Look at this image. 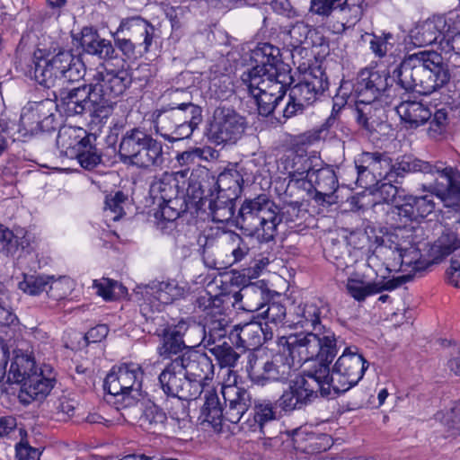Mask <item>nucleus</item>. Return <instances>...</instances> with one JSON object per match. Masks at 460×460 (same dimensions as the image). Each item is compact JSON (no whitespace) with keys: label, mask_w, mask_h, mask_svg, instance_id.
Here are the masks:
<instances>
[{"label":"nucleus","mask_w":460,"mask_h":460,"mask_svg":"<svg viewBox=\"0 0 460 460\" xmlns=\"http://www.w3.org/2000/svg\"><path fill=\"white\" fill-rule=\"evenodd\" d=\"M450 77L447 64L434 50L405 56L393 77L385 71L365 68L358 73L354 85L356 120L367 131H373L381 122L379 98L385 97L387 102L398 97L401 91L428 95L446 85Z\"/></svg>","instance_id":"obj_1"},{"label":"nucleus","mask_w":460,"mask_h":460,"mask_svg":"<svg viewBox=\"0 0 460 460\" xmlns=\"http://www.w3.org/2000/svg\"><path fill=\"white\" fill-rule=\"evenodd\" d=\"M301 208L297 202L279 207L265 195L246 199L238 211L236 226L247 236L256 238L260 243L274 239L278 226L285 224L289 227L301 219Z\"/></svg>","instance_id":"obj_2"},{"label":"nucleus","mask_w":460,"mask_h":460,"mask_svg":"<svg viewBox=\"0 0 460 460\" xmlns=\"http://www.w3.org/2000/svg\"><path fill=\"white\" fill-rule=\"evenodd\" d=\"M328 311V305L322 300L299 305L296 312V320L294 323L305 329V332L282 336L283 341L288 342L293 349H300L305 355L310 352L314 354L322 343H323V347L331 348L332 341L338 338L331 328L326 327L321 322Z\"/></svg>","instance_id":"obj_3"},{"label":"nucleus","mask_w":460,"mask_h":460,"mask_svg":"<svg viewBox=\"0 0 460 460\" xmlns=\"http://www.w3.org/2000/svg\"><path fill=\"white\" fill-rule=\"evenodd\" d=\"M120 161L139 169L161 168L165 163L164 144L141 128L128 129L119 145Z\"/></svg>","instance_id":"obj_4"},{"label":"nucleus","mask_w":460,"mask_h":460,"mask_svg":"<svg viewBox=\"0 0 460 460\" xmlns=\"http://www.w3.org/2000/svg\"><path fill=\"white\" fill-rule=\"evenodd\" d=\"M144 371L133 362L113 367L107 375L103 388L111 396L110 402L117 404V409L137 405L143 398L142 382Z\"/></svg>","instance_id":"obj_5"},{"label":"nucleus","mask_w":460,"mask_h":460,"mask_svg":"<svg viewBox=\"0 0 460 460\" xmlns=\"http://www.w3.org/2000/svg\"><path fill=\"white\" fill-rule=\"evenodd\" d=\"M341 348L339 340H334L331 343V348L323 347V343L320 344L316 351L307 355L302 354L299 349H295L296 359L298 361V367L302 363L311 362L310 367L305 369L302 376L297 378L305 384H308V389L312 390V394L317 398L318 393L323 397L332 396L334 394L332 392V382H331L332 368L330 364L337 355ZM307 388V386H305Z\"/></svg>","instance_id":"obj_6"},{"label":"nucleus","mask_w":460,"mask_h":460,"mask_svg":"<svg viewBox=\"0 0 460 460\" xmlns=\"http://www.w3.org/2000/svg\"><path fill=\"white\" fill-rule=\"evenodd\" d=\"M282 350L270 358H262L252 355L247 367L252 382L258 385H266L271 382L287 383L298 368L296 351L283 337L279 340Z\"/></svg>","instance_id":"obj_7"},{"label":"nucleus","mask_w":460,"mask_h":460,"mask_svg":"<svg viewBox=\"0 0 460 460\" xmlns=\"http://www.w3.org/2000/svg\"><path fill=\"white\" fill-rule=\"evenodd\" d=\"M85 66L79 57L68 50L59 51L50 58H41L34 67L35 80L44 87L63 89L67 83L84 76Z\"/></svg>","instance_id":"obj_8"},{"label":"nucleus","mask_w":460,"mask_h":460,"mask_svg":"<svg viewBox=\"0 0 460 460\" xmlns=\"http://www.w3.org/2000/svg\"><path fill=\"white\" fill-rule=\"evenodd\" d=\"M432 166L434 171L431 174L438 173L447 181V183H441L436 179L429 185H422V190L428 192L427 194L406 198L408 203L413 208L416 221L419 217L424 218L434 211V196L445 200L447 197L460 193V172L457 169L450 166L445 168L438 165Z\"/></svg>","instance_id":"obj_9"},{"label":"nucleus","mask_w":460,"mask_h":460,"mask_svg":"<svg viewBox=\"0 0 460 460\" xmlns=\"http://www.w3.org/2000/svg\"><path fill=\"white\" fill-rule=\"evenodd\" d=\"M115 46L127 58L150 50L153 41L157 38L156 29L146 20L135 16L123 20L117 31L112 33Z\"/></svg>","instance_id":"obj_10"},{"label":"nucleus","mask_w":460,"mask_h":460,"mask_svg":"<svg viewBox=\"0 0 460 460\" xmlns=\"http://www.w3.org/2000/svg\"><path fill=\"white\" fill-rule=\"evenodd\" d=\"M130 73L124 68H111L106 65L99 66L90 81V84L98 97L102 108V118H107L111 112V99L121 95L130 86Z\"/></svg>","instance_id":"obj_11"},{"label":"nucleus","mask_w":460,"mask_h":460,"mask_svg":"<svg viewBox=\"0 0 460 460\" xmlns=\"http://www.w3.org/2000/svg\"><path fill=\"white\" fill-rule=\"evenodd\" d=\"M185 288L175 279L152 281L148 285L137 286L134 289L135 299L139 303L140 312L146 320H155L153 314L160 312L169 305L184 296Z\"/></svg>","instance_id":"obj_12"},{"label":"nucleus","mask_w":460,"mask_h":460,"mask_svg":"<svg viewBox=\"0 0 460 460\" xmlns=\"http://www.w3.org/2000/svg\"><path fill=\"white\" fill-rule=\"evenodd\" d=\"M368 362L357 347H346L332 367L333 394L344 393L355 386L364 376Z\"/></svg>","instance_id":"obj_13"},{"label":"nucleus","mask_w":460,"mask_h":460,"mask_svg":"<svg viewBox=\"0 0 460 460\" xmlns=\"http://www.w3.org/2000/svg\"><path fill=\"white\" fill-rule=\"evenodd\" d=\"M374 168V185L382 181H397L398 178L404 177L409 172L432 173L434 168L431 164L420 160L411 155H403L392 163L386 153L376 152Z\"/></svg>","instance_id":"obj_14"},{"label":"nucleus","mask_w":460,"mask_h":460,"mask_svg":"<svg viewBox=\"0 0 460 460\" xmlns=\"http://www.w3.org/2000/svg\"><path fill=\"white\" fill-rule=\"evenodd\" d=\"M292 82L290 70L287 66L274 67L268 69L255 66L241 75V86L249 95L256 94L260 89L265 92L274 93L287 88Z\"/></svg>","instance_id":"obj_15"},{"label":"nucleus","mask_w":460,"mask_h":460,"mask_svg":"<svg viewBox=\"0 0 460 460\" xmlns=\"http://www.w3.org/2000/svg\"><path fill=\"white\" fill-rule=\"evenodd\" d=\"M328 81L320 75L309 74L304 76L303 80L290 89L289 101L282 110L283 116L287 119L298 113L313 104L318 96L328 89Z\"/></svg>","instance_id":"obj_16"},{"label":"nucleus","mask_w":460,"mask_h":460,"mask_svg":"<svg viewBox=\"0 0 460 460\" xmlns=\"http://www.w3.org/2000/svg\"><path fill=\"white\" fill-rule=\"evenodd\" d=\"M59 98L56 102L57 111L64 112L66 116L81 115L90 112L96 118L102 119V108L99 107L98 97L90 83L70 90H59Z\"/></svg>","instance_id":"obj_17"},{"label":"nucleus","mask_w":460,"mask_h":460,"mask_svg":"<svg viewBox=\"0 0 460 460\" xmlns=\"http://www.w3.org/2000/svg\"><path fill=\"white\" fill-rule=\"evenodd\" d=\"M56 111L57 105L53 100L44 99L40 102H29L22 109L21 127L26 134L31 135L55 130L58 127Z\"/></svg>","instance_id":"obj_18"},{"label":"nucleus","mask_w":460,"mask_h":460,"mask_svg":"<svg viewBox=\"0 0 460 460\" xmlns=\"http://www.w3.org/2000/svg\"><path fill=\"white\" fill-rule=\"evenodd\" d=\"M245 124V119L234 110L218 108L214 113L209 138L217 145L234 144L243 136Z\"/></svg>","instance_id":"obj_19"},{"label":"nucleus","mask_w":460,"mask_h":460,"mask_svg":"<svg viewBox=\"0 0 460 460\" xmlns=\"http://www.w3.org/2000/svg\"><path fill=\"white\" fill-rule=\"evenodd\" d=\"M445 22L438 19V15H433L425 21L416 23L412 27L406 39L407 47L424 48L430 45H438L441 49L445 35L442 34V27Z\"/></svg>","instance_id":"obj_20"},{"label":"nucleus","mask_w":460,"mask_h":460,"mask_svg":"<svg viewBox=\"0 0 460 460\" xmlns=\"http://www.w3.org/2000/svg\"><path fill=\"white\" fill-rule=\"evenodd\" d=\"M190 334L197 335V341H200L199 344L209 350V348L221 344L226 341V336L229 327L226 316L221 313L215 314L208 319L205 324L190 322Z\"/></svg>","instance_id":"obj_21"},{"label":"nucleus","mask_w":460,"mask_h":460,"mask_svg":"<svg viewBox=\"0 0 460 460\" xmlns=\"http://www.w3.org/2000/svg\"><path fill=\"white\" fill-rule=\"evenodd\" d=\"M284 169L288 174L289 182L305 186L309 174L315 167L321 165L322 161L316 155H309L304 150L292 152L282 159Z\"/></svg>","instance_id":"obj_22"},{"label":"nucleus","mask_w":460,"mask_h":460,"mask_svg":"<svg viewBox=\"0 0 460 460\" xmlns=\"http://www.w3.org/2000/svg\"><path fill=\"white\" fill-rule=\"evenodd\" d=\"M174 359L184 372V377H193L203 383L213 377L214 365L205 353L188 349Z\"/></svg>","instance_id":"obj_23"},{"label":"nucleus","mask_w":460,"mask_h":460,"mask_svg":"<svg viewBox=\"0 0 460 460\" xmlns=\"http://www.w3.org/2000/svg\"><path fill=\"white\" fill-rule=\"evenodd\" d=\"M157 335L161 336V344L157 348V352L164 358H169L189 348L183 338L186 335H191L190 322L181 320L176 325L163 329L161 333L157 332Z\"/></svg>","instance_id":"obj_24"},{"label":"nucleus","mask_w":460,"mask_h":460,"mask_svg":"<svg viewBox=\"0 0 460 460\" xmlns=\"http://www.w3.org/2000/svg\"><path fill=\"white\" fill-rule=\"evenodd\" d=\"M268 339V333L264 332L262 325L258 322H249L237 324L229 332V340L242 351L253 350L260 348Z\"/></svg>","instance_id":"obj_25"},{"label":"nucleus","mask_w":460,"mask_h":460,"mask_svg":"<svg viewBox=\"0 0 460 460\" xmlns=\"http://www.w3.org/2000/svg\"><path fill=\"white\" fill-rule=\"evenodd\" d=\"M222 394L226 402V420L234 424L239 423L252 404L250 394L236 385L224 386Z\"/></svg>","instance_id":"obj_26"},{"label":"nucleus","mask_w":460,"mask_h":460,"mask_svg":"<svg viewBox=\"0 0 460 460\" xmlns=\"http://www.w3.org/2000/svg\"><path fill=\"white\" fill-rule=\"evenodd\" d=\"M231 298L233 305H238L239 309L261 313L269 302V291L257 283H251L234 292Z\"/></svg>","instance_id":"obj_27"},{"label":"nucleus","mask_w":460,"mask_h":460,"mask_svg":"<svg viewBox=\"0 0 460 460\" xmlns=\"http://www.w3.org/2000/svg\"><path fill=\"white\" fill-rule=\"evenodd\" d=\"M308 384L302 383L297 377L291 381L288 387L277 401V405L284 411L299 410L311 403L316 397Z\"/></svg>","instance_id":"obj_28"},{"label":"nucleus","mask_w":460,"mask_h":460,"mask_svg":"<svg viewBox=\"0 0 460 460\" xmlns=\"http://www.w3.org/2000/svg\"><path fill=\"white\" fill-rule=\"evenodd\" d=\"M404 282L403 277L395 278L378 282H365L361 279L349 278L346 288L348 293L356 300L363 301L367 296L382 292L383 290H394Z\"/></svg>","instance_id":"obj_29"},{"label":"nucleus","mask_w":460,"mask_h":460,"mask_svg":"<svg viewBox=\"0 0 460 460\" xmlns=\"http://www.w3.org/2000/svg\"><path fill=\"white\" fill-rule=\"evenodd\" d=\"M86 139H96L95 136L89 135L78 127L63 126L57 136V146L60 153L68 158L74 159L78 150L85 144Z\"/></svg>","instance_id":"obj_30"},{"label":"nucleus","mask_w":460,"mask_h":460,"mask_svg":"<svg viewBox=\"0 0 460 460\" xmlns=\"http://www.w3.org/2000/svg\"><path fill=\"white\" fill-rule=\"evenodd\" d=\"M396 111L409 128H417L429 121L432 116V111L428 106L416 101H402L396 106Z\"/></svg>","instance_id":"obj_31"},{"label":"nucleus","mask_w":460,"mask_h":460,"mask_svg":"<svg viewBox=\"0 0 460 460\" xmlns=\"http://www.w3.org/2000/svg\"><path fill=\"white\" fill-rule=\"evenodd\" d=\"M305 184L313 188L317 196L330 197L338 189V179L331 166L321 164L311 172Z\"/></svg>","instance_id":"obj_32"},{"label":"nucleus","mask_w":460,"mask_h":460,"mask_svg":"<svg viewBox=\"0 0 460 460\" xmlns=\"http://www.w3.org/2000/svg\"><path fill=\"white\" fill-rule=\"evenodd\" d=\"M287 44L291 48V57L296 62V58H303L304 55H307V48L302 47L303 44L307 42L311 26L303 21H296V22L286 27Z\"/></svg>","instance_id":"obj_33"},{"label":"nucleus","mask_w":460,"mask_h":460,"mask_svg":"<svg viewBox=\"0 0 460 460\" xmlns=\"http://www.w3.org/2000/svg\"><path fill=\"white\" fill-rule=\"evenodd\" d=\"M393 252L395 253L393 266L399 265L401 270L411 269V271L417 272L429 265V261L422 258L420 249L415 245L406 247L399 243L394 246Z\"/></svg>","instance_id":"obj_34"},{"label":"nucleus","mask_w":460,"mask_h":460,"mask_svg":"<svg viewBox=\"0 0 460 460\" xmlns=\"http://www.w3.org/2000/svg\"><path fill=\"white\" fill-rule=\"evenodd\" d=\"M54 378L46 376L43 371H34L27 381L22 384V391L20 397L23 402H28L24 398L27 395L31 400L41 401L43 400L53 388Z\"/></svg>","instance_id":"obj_35"},{"label":"nucleus","mask_w":460,"mask_h":460,"mask_svg":"<svg viewBox=\"0 0 460 460\" xmlns=\"http://www.w3.org/2000/svg\"><path fill=\"white\" fill-rule=\"evenodd\" d=\"M14 357L7 372V383L22 384L27 381L31 374L38 371L34 358L21 349L14 350Z\"/></svg>","instance_id":"obj_36"},{"label":"nucleus","mask_w":460,"mask_h":460,"mask_svg":"<svg viewBox=\"0 0 460 460\" xmlns=\"http://www.w3.org/2000/svg\"><path fill=\"white\" fill-rule=\"evenodd\" d=\"M365 0H345L339 4L337 25H333L335 32H343L353 27L363 16Z\"/></svg>","instance_id":"obj_37"},{"label":"nucleus","mask_w":460,"mask_h":460,"mask_svg":"<svg viewBox=\"0 0 460 460\" xmlns=\"http://www.w3.org/2000/svg\"><path fill=\"white\" fill-rule=\"evenodd\" d=\"M276 412L273 405L270 401H256L254 402V413L252 420H248L241 424V429L244 431L259 430L264 434V426L275 420Z\"/></svg>","instance_id":"obj_38"},{"label":"nucleus","mask_w":460,"mask_h":460,"mask_svg":"<svg viewBox=\"0 0 460 460\" xmlns=\"http://www.w3.org/2000/svg\"><path fill=\"white\" fill-rule=\"evenodd\" d=\"M150 195L158 204L178 197L176 179L171 173L155 178L150 185Z\"/></svg>","instance_id":"obj_39"},{"label":"nucleus","mask_w":460,"mask_h":460,"mask_svg":"<svg viewBox=\"0 0 460 460\" xmlns=\"http://www.w3.org/2000/svg\"><path fill=\"white\" fill-rule=\"evenodd\" d=\"M183 377L184 372L173 359L159 375V383L164 394L176 397Z\"/></svg>","instance_id":"obj_40"},{"label":"nucleus","mask_w":460,"mask_h":460,"mask_svg":"<svg viewBox=\"0 0 460 460\" xmlns=\"http://www.w3.org/2000/svg\"><path fill=\"white\" fill-rule=\"evenodd\" d=\"M178 118L177 113L174 111V106L169 105L168 107L156 110L154 112L155 132L166 140L179 125Z\"/></svg>","instance_id":"obj_41"},{"label":"nucleus","mask_w":460,"mask_h":460,"mask_svg":"<svg viewBox=\"0 0 460 460\" xmlns=\"http://www.w3.org/2000/svg\"><path fill=\"white\" fill-rule=\"evenodd\" d=\"M413 221H416L413 208L407 199L403 204L389 206L385 212L386 224L395 229L406 228Z\"/></svg>","instance_id":"obj_42"},{"label":"nucleus","mask_w":460,"mask_h":460,"mask_svg":"<svg viewBox=\"0 0 460 460\" xmlns=\"http://www.w3.org/2000/svg\"><path fill=\"white\" fill-rule=\"evenodd\" d=\"M243 182V176L237 170H225L217 176V192H224L230 199H237L242 192Z\"/></svg>","instance_id":"obj_43"},{"label":"nucleus","mask_w":460,"mask_h":460,"mask_svg":"<svg viewBox=\"0 0 460 460\" xmlns=\"http://www.w3.org/2000/svg\"><path fill=\"white\" fill-rule=\"evenodd\" d=\"M376 152H363L355 159V166L358 172L357 183L358 186L367 189L374 186V168Z\"/></svg>","instance_id":"obj_44"},{"label":"nucleus","mask_w":460,"mask_h":460,"mask_svg":"<svg viewBox=\"0 0 460 460\" xmlns=\"http://www.w3.org/2000/svg\"><path fill=\"white\" fill-rule=\"evenodd\" d=\"M82 47L86 53L97 56L103 60H111L118 57L112 43L108 40L101 38L97 34L93 35L90 40L84 37L82 40Z\"/></svg>","instance_id":"obj_45"},{"label":"nucleus","mask_w":460,"mask_h":460,"mask_svg":"<svg viewBox=\"0 0 460 460\" xmlns=\"http://www.w3.org/2000/svg\"><path fill=\"white\" fill-rule=\"evenodd\" d=\"M255 93L256 94L250 96L255 101L259 113L262 116H269L277 110L280 102L283 100L286 94V88L276 93L273 91L265 92V90L260 89V91L255 92Z\"/></svg>","instance_id":"obj_46"},{"label":"nucleus","mask_w":460,"mask_h":460,"mask_svg":"<svg viewBox=\"0 0 460 460\" xmlns=\"http://www.w3.org/2000/svg\"><path fill=\"white\" fill-rule=\"evenodd\" d=\"M279 49L270 43L260 44L253 51L252 58L257 63L256 66L269 68L270 66L282 67L283 64H279Z\"/></svg>","instance_id":"obj_47"},{"label":"nucleus","mask_w":460,"mask_h":460,"mask_svg":"<svg viewBox=\"0 0 460 460\" xmlns=\"http://www.w3.org/2000/svg\"><path fill=\"white\" fill-rule=\"evenodd\" d=\"M96 139H86L74 157L85 170H93L102 162V154L93 144Z\"/></svg>","instance_id":"obj_48"},{"label":"nucleus","mask_w":460,"mask_h":460,"mask_svg":"<svg viewBox=\"0 0 460 460\" xmlns=\"http://www.w3.org/2000/svg\"><path fill=\"white\" fill-rule=\"evenodd\" d=\"M158 205L160 209L155 213V217H161L169 223H173L181 213L188 209V206L181 197H176L166 202L159 203Z\"/></svg>","instance_id":"obj_49"},{"label":"nucleus","mask_w":460,"mask_h":460,"mask_svg":"<svg viewBox=\"0 0 460 460\" xmlns=\"http://www.w3.org/2000/svg\"><path fill=\"white\" fill-rule=\"evenodd\" d=\"M52 276L47 275H23V279L19 282L18 287L24 293L31 296H38L43 291H48V286Z\"/></svg>","instance_id":"obj_50"},{"label":"nucleus","mask_w":460,"mask_h":460,"mask_svg":"<svg viewBox=\"0 0 460 460\" xmlns=\"http://www.w3.org/2000/svg\"><path fill=\"white\" fill-rule=\"evenodd\" d=\"M93 288H96V293L105 300L116 299L127 291L120 283L107 278L93 280Z\"/></svg>","instance_id":"obj_51"},{"label":"nucleus","mask_w":460,"mask_h":460,"mask_svg":"<svg viewBox=\"0 0 460 460\" xmlns=\"http://www.w3.org/2000/svg\"><path fill=\"white\" fill-rule=\"evenodd\" d=\"M209 351L216 357L221 367H234L240 358V353L236 352L226 341L212 346Z\"/></svg>","instance_id":"obj_52"},{"label":"nucleus","mask_w":460,"mask_h":460,"mask_svg":"<svg viewBox=\"0 0 460 460\" xmlns=\"http://www.w3.org/2000/svg\"><path fill=\"white\" fill-rule=\"evenodd\" d=\"M174 111L179 117V124L199 125L202 120L200 108L190 101L176 104Z\"/></svg>","instance_id":"obj_53"},{"label":"nucleus","mask_w":460,"mask_h":460,"mask_svg":"<svg viewBox=\"0 0 460 460\" xmlns=\"http://www.w3.org/2000/svg\"><path fill=\"white\" fill-rule=\"evenodd\" d=\"M227 243L233 259L231 265L239 263L248 257L250 247L240 234L234 232L228 234Z\"/></svg>","instance_id":"obj_54"},{"label":"nucleus","mask_w":460,"mask_h":460,"mask_svg":"<svg viewBox=\"0 0 460 460\" xmlns=\"http://www.w3.org/2000/svg\"><path fill=\"white\" fill-rule=\"evenodd\" d=\"M392 38L393 36L390 33L377 36L366 32L361 35V40L368 42L370 49L377 58H384L388 50L392 49L393 45L389 42Z\"/></svg>","instance_id":"obj_55"},{"label":"nucleus","mask_w":460,"mask_h":460,"mask_svg":"<svg viewBox=\"0 0 460 460\" xmlns=\"http://www.w3.org/2000/svg\"><path fill=\"white\" fill-rule=\"evenodd\" d=\"M19 319L13 312L10 293L0 287V324L4 326L17 325Z\"/></svg>","instance_id":"obj_56"},{"label":"nucleus","mask_w":460,"mask_h":460,"mask_svg":"<svg viewBox=\"0 0 460 460\" xmlns=\"http://www.w3.org/2000/svg\"><path fill=\"white\" fill-rule=\"evenodd\" d=\"M128 198L121 192L117 191L114 195H109L105 199L104 211L107 217H110L113 221H117L125 214L123 205L126 203Z\"/></svg>","instance_id":"obj_57"},{"label":"nucleus","mask_w":460,"mask_h":460,"mask_svg":"<svg viewBox=\"0 0 460 460\" xmlns=\"http://www.w3.org/2000/svg\"><path fill=\"white\" fill-rule=\"evenodd\" d=\"M73 280L66 276H61L58 279H52L49 280L48 286V295L49 297L55 300H60L68 296L73 289Z\"/></svg>","instance_id":"obj_58"},{"label":"nucleus","mask_w":460,"mask_h":460,"mask_svg":"<svg viewBox=\"0 0 460 460\" xmlns=\"http://www.w3.org/2000/svg\"><path fill=\"white\" fill-rule=\"evenodd\" d=\"M205 383L193 377H183L179 393L176 397L181 400L192 401L200 396L203 392Z\"/></svg>","instance_id":"obj_59"},{"label":"nucleus","mask_w":460,"mask_h":460,"mask_svg":"<svg viewBox=\"0 0 460 460\" xmlns=\"http://www.w3.org/2000/svg\"><path fill=\"white\" fill-rule=\"evenodd\" d=\"M21 440L15 445L16 460H40L41 452L39 448L31 447L24 438L27 432L20 429Z\"/></svg>","instance_id":"obj_60"},{"label":"nucleus","mask_w":460,"mask_h":460,"mask_svg":"<svg viewBox=\"0 0 460 460\" xmlns=\"http://www.w3.org/2000/svg\"><path fill=\"white\" fill-rule=\"evenodd\" d=\"M19 238L9 228L0 225V252L13 256L19 248Z\"/></svg>","instance_id":"obj_61"},{"label":"nucleus","mask_w":460,"mask_h":460,"mask_svg":"<svg viewBox=\"0 0 460 460\" xmlns=\"http://www.w3.org/2000/svg\"><path fill=\"white\" fill-rule=\"evenodd\" d=\"M267 308L261 310L259 315L274 325L282 323L286 317V308L279 303H267Z\"/></svg>","instance_id":"obj_62"},{"label":"nucleus","mask_w":460,"mask_h":460,"mask_svg":"<svg viewBox=\"0 0 460 460\" xmlns=\"http://www.w3.org/2000/svg\"><path fill=\"white\" fill-rule=\"evenodd\" d=\"M140 420L141 425L152 428L163 424L165 420V414L156 405L152 404L144 410Z\"/></svg>","instance_id":"obj_63"},{"label":"nucleus","mask_w":460,"mask_h":460,"mask_svg":"<svg viewBox=\"0 0 460 460\" xmlns=\"http://www.w3.org/2000/svg\"><path fill=\"white\" fill-rule=\"evenodd\" d=\"M438 19L445 22L442 27V34L446 38H451V35L460 34V14L451 13L448 16L438 15Z\"/></svg>","instance_id":"obj_64"}]
</instances>
